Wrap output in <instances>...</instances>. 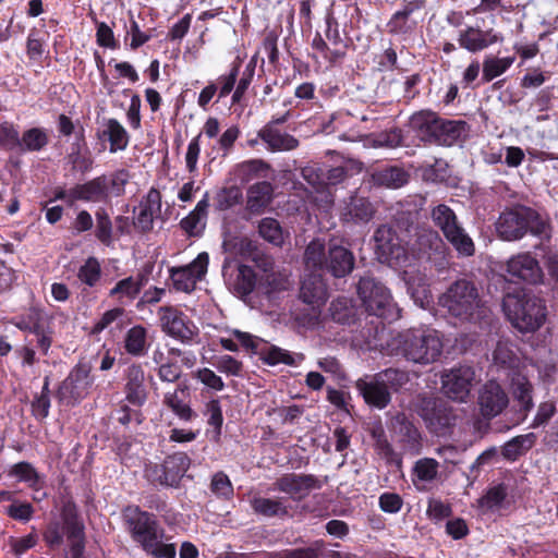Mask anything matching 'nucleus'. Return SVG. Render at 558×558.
<instances>
[{
  "label": "nucleus",
  "instance_id": "obj_1",
  "mask_svg": "<svg viewBox=\"0 0 558 558\" xmlns=\"http://www.w3.org/2000/svg\"><path fill=\"white\" fill-rule=\"evenodd\" d=\"M409 125L425 144L447 147L463 141L470 131L466 121L446 119L430 109L414 112Z\"/></svg>",
  "mask_w": 558,
  "mask_h": 558
},
{
  "label": "nucleus",
  "instance_id": "obj_2",
  "mask_svg": "<svg viewBox=\"0 0 558 558\" xmlns=\"http://www.w3.org/2000/svg\"><path fill=\"white\" fill-rule=\"evenodd\" d=\"M398 354L416 364L427 365L439 360L442 354L440 333L430 327L410 328L393 339Z\"/></svg>",
  "mask_w": 558,
  "mask_h": 558
},
{
  "label": "nucleus",
  "instance_id": "obj_3",
  "mask_svg": "<svg viewBox=\"0 0 558 558\" xmlns=\"http://www.w3.org/2000/svg\"><path fill=\"white\" fill-rule=\"evenodd\" d=\"M502 308L511 325L521 332H534L546 320L547 308L543 299L524 290L507 293Z\"/></svg>",
  "mask_w": 558,
  "mask_h": 558
},
{
  "label": "nucleus",
  "instance_id": "obj_4",
  "mask_svg": "<svg viewBox=\"0 0 558 558\" xmlns=\"http://www.w3.org/2000/svg\"><path fill=\"white\" fill-rule=\"evenodd\" d=\"M439 304L462 322H480L485 318L488 307L482 301L474 282L459 279L450 284L440 296Z\"/></svg>",
  "mask_w": 558,
  "mask_h": 558
},
{
  "label": "nucleus",
  "instance_id": "obj_5",
  "mask_svg": "<svg viewBox=\"0 0 558 558\" xmlns=\"http://www.w3.org/2000/svg\"><path fill=\"white\" fill-rule=\"evenodd\" d=\"M304 263L307 268L340 279L352 272L355 257L351 250L342 245L330 243L326 248L323 242L313 240L305 248Z\"/></svg>",
  "mask_w": 558,
  "mask_h": 558
},
{
  "label": "nucleus",
  "instance_id": "obj_6",
  "mask_svg": "<svg viewBox=\"0 0 558 558\" xmlns=\"http://www.w3.org/2000/svg\"><path fill=\"white\" fill-rule=\"evenodd\" d=\"M496 228L502 240L515 241L527 233L535 236L544 235L547 225L535 209L518 204L501 213Z\"/></svg>",
  "mask_w": 558,
  "mask_h": 558
},
{
  "label": "nucleus",
  "instance_id": "obj_7",
  "mask_svg": "<svg viewBox=\"0 0 558 558\" xmlns=\"http://www.w3.org/2000/svg\"><path fill=\"white\" fill-rule=\"evenodd\" d=\"M95 376L88 361H78L68 376L58 385L54 397L60 405L74 408L93 391Z\"/></svg>",
  "mask_w": 558,
  "mask_h": 558
},
{
  "label": "nucleus",
  "instance_id": "obj_8",
  "mask_svg": "<svg viewBox=\"0 0 558 558\" xmlns=\"http://www.w3.org/2000/svg\"><path fill=\"white\" fill-rule=\"evenodd\" d=\"M430 218L444 238L452 245L460 256L470 257L475 253L472 238L466 233L454 210L446 204H438L430 210Z\"/></svg>",
  "mask_w": 558,
  "mask_h": 558
},
{
  "label": "nucleus",
  "instance_id": "obj_9",
  "mask_svg": "<svg viewBox=\"0 0 558 558\" xmlns=\"http://www.w3.org/2000/svg\"><path fill=\"white\" fill-rule=\"evenodd\" d=\"M356 292L369 315L387 320L398 317L396 304L392 302L389 290L371 274H365L359 279Z\"/></svg>",
  "mask_w": 558,
  "mask_h": 558
},
{
  "label": "nucleus",
  "instance_id": "obj_10",
  "mask_svg": "<svg viewBox=\"0 0 558 558\" xmlns=\"http://www.w3.org/2000/svg\"><path fill=\"white\" fill-rule=\"evenodd\" d=\"M191 458L183 451L168 454L162 463L149 462L144 476L154 486L178 488L191 466Z\"/></svg>",
  "mask_w": 558,
  "mask_h": 558
},
{
  "label": "nucleus",
  "instance_id": "obj_11",
  "mask_svg": "<svg viewBox=\"0 0 558 558\" xmlns=\"http://www.w3.org/2000/svg\"><path fill=\"white\" fill-rule=\"evenodd\" d=\"M122 519L132 539L141 547L146 542L155 541L156 535L160 533L155 515L142 510L138 506H126L122 510Z\"/></svg>",
  "mask_w": 558,
  "mask_h": 558
},
{
  "label": "nucleus",
  "instance_id": "obj_12",
  "mask_svg": "<svg viewBox=\"0 0 558 558\" xmlns=\"http://www.w3.org/2000/svg\"><path fill=\"white\" fill-rule=\"evenodd\" d=\"M312 48L319 52L331 66L344 59L348 45L340 35L336 19L331 16L326 19L325 38L317 32L312 40Z\"/></svg>",
  "mask_w": 558,
  "mask_h": 558
},
{
  "label": "nucleus",
  "instance_id": "obj_13",
  "mask_svg": "<svg viewBox=\"0 0 558 558\" xmlns=\"http://www.w3.org/2000/svg\"><path fill=\"white\" fill-rule=\"evenodd\" d=\"M378 259L390 266H401L408 259V250L392 227L379 226L374 233Z\"/></svg>",
  "mask_w": 558,
  "mask_h": 558
},
{
  "label": "nucleus",
  "instance_id": "obj_14",
  "mask_svg": "<svg viewBox=\"0 0 558 558\" xmlns=\"http://www.w3.org/2000/svg\"><path fill=\"white\" fill-rule=\"evenodd\" d=\"M388 427L392 438L401 450L400 454L414 457L422 452V434L405 413L398 412L393 415Z\"/></svg>",
  "mask_w": 558,
  "mask_h": 558
},
{
  "label": "nucleus",
  "instance_id": "obj_15",
  "mask_svg": "<svg viewBox=\"0 0 558 558\" xmlns=\"http://www.w3.org/2000/svg\"><path fill=\"white\" fill-rule=\"evenodd\" d=\"M426 0H403L386 24L387 33L392 36H410L417 29L424 17L418 15L426 8Z\"/></svg>",
  "mask_w": 558,
  "mask_h": 558
},
{
  "label": "nucleus",
  "instance_id": "obj_16",
  "mask_svg": "<svg viewBox=\"0 0 558 558\" xmlns=\"http://www.w3.org/2000/svg\"><path fill=\"white\" fill-rule=\"evenodd\" d=\"M60 517L70 542L71 558H83L85 551V526L80 518L75 501L69 497L62 500Z\"/></svg>",
  "mask_w": 558,
  "mask_h": 558
},
{
  "label": "nucleus",
  "instance_id": "obj_17",
  "mask_svg": "<svg viewBox=\"0 0 558 558\" xmlns=\"http://www.w3.org/2000/svg\"><path fill=\"white\" fill-rule=\"evenodd\" d=\"M158 315L162 331L171 338L191 344L198 337V328L182 311L165 306L159 310Z\"/></svg>",
  "mask_w": 558,
  "mask_h": 558
},
{
  "label": "nucleus",
  "instance_id": "obj_18",
  "mask_svg": "<svg viewBox=\"0 0 558 558\" xmlns=\"http://www.w3.org/2000/svg\"><path fill=\"white\" fill-rule=\"evenodd\" d=\"M421 416L427 428L437 436L447 435L457 420L453 409L440 399L424 400Z\"/></svg>",
  "mask_w": 558,
  "mask_h": 558
},
{
  "label": "nucleus",
  "instance_id": "obj_19",
  "mask_svg": "<svg viewBox=\"0 0 558 558\" xmlns=\"http://www.w3.org/2000/svg\"><path fill=\"white\" fill-rule=\"evenodd\" d=\"M209 255L199 253L190 264L170 269V279L177 291L191 293L207 272Z\"/></svg>",
  "mask_w": 558,
  "mask_h": 558
},
{
  "label": "nucleus",
  "instance_id": "obj_20",
  "mask_svg": "<svg viewBox=\"0 0 558 558\" xmlns=\"http://www.w3.org/2000/svg\"><path fill=\"white\" fill-rule=\"evenodd\" d=\"M476 405L478 414L484 420L490 421L507 409L509 397L500 384L488 380L478 390Z\"/></svg>",
  "mask_w": 558,
  "mask_h": 558
},
{
  "label": "nucleus",
  "instance_id": "obj_21",
  "mask_svg": "<svg viewBox=\"0 0 558 558\" xmlns=\"http://www.w3.org/2000/svg\"><path fill=\"white\" fill-rule=\"evenodd\" d=\"M420 258H426L437 270L449 265V247L436 230H423L416 239Z\"/></svg>",
  "mask_w": 558,
  "mask_h": 558
},
{
  "label": "nucleus",
  "instance_id": "obj_22",
  "mask_svg": "<svg viewBox=\"0 0 558 558\" xmlns=\"http://www.w3.org/2000/svg\"><path fill=\"white\" fill-rule=\"evenodd\" d=\"M506 272L512 282L537 284L543 281L544 272L538 260L530 252L512 255L506 263Z\"/></svg>",
  "mask_w": 558,
  "mask_h": 558
},
{
  "label": "nucleus",
  "instance_id": "obj_23",
  "mask_svg": "<svg viewBox=\"0 0 558 558\" xmlns=\"http://www.w3.org/2000/svg\"><path fill=\"white\" fill-rule=\"evenodd\" d=\"M274 489L289 495L294 501L306 498L314 489H320L324 482L314 474L286 473L274 482Z\"/></svg>",
  "mask_w": 558,
  "mask_h": 558
},
{
  "label": "nucleus",
  "instance_id": "obj_24",
  "mask_svg": "<svg viewBox=\"0 0 558 558\" xmlns=\"http://www.w3.org/2000/svg\"><path fill=\"white\" fill-rule=\"evenodd\" d=\"M475 372L471 366H459L441 375V389L449 399L465 402L470 396Z\"/></svg>",
  "mask_w": 558,
  "mask_h": 558
},
{
  "label": "nucleus",
  "instance_id": "obj_25",
  "mask_svg": "<svg viewBox=\"0 0 558 558\" xmlns=\"http://www.w3.org/2000/svg\"><path fill=\"white\" fill-rule=\"evenodd\" d=\"M459 47L471 53L483 51L494 44L502 40V36L490 29H482L475 26H466L458 35Z\"/></svg>",
  "mask_w": 558,
  "mask_h": 558
},
{
  "label": "nucleus",
  "instance_id": "obj_26",
  "mask_svg": "<svg viewBox=\"0 0 558 558\" xmlns=\"http://www.w3.org/2000/svg\"><path fill=\"white\" fill-rule=\"evenodd\" d=\"M125 400L137 408L147 401L148 392L145 386V371L140 363L131 364L125 371Z\"/></svg>",
  "mask_w": 558,
  "mask_h": 558
},
{
  "label": "nucleus",
  "instance_id": "obj_27",
  "mask_svg": "<svg viewBox=\"0 0 558 558\" xmlns=\"http://www.w3.org/2000/svg\"><path fill=\"white\" fill-rule=\"evenodd\" d=\"M138 208L140 211L133 223L142 233H147L153 230L154 218L161 211V193L159 190L150 187L140 202Z\"/></svg>",
  "mask_w": 558,
  "mask_h": 558
},
{
  "label": "nucleus",
  "instance_id": "obj_28",
  "mask_svg": "<svg viewBox=\"0 0 558 558\" xmlns=\"http://www.w3.org/2000/svg\"><path fill=\"white\" fill-rule=\"evenodd\" d=\"M73 197L86 203H101L109 199V180L106 174L73 186Z\"/></svg>",
  "mask_w": 558,
  "mask_h": 558
},
{
  "label": "nucleus",
  "instance_id": "obj_29",
  "mask_svg": "<svg viewBox=\"0 0 558 558\" xmlns=\"http://www.w3.org/2000/svg\"><path fill=\"white\" fill-rule=\"evenodd\" d=\"M355 387L368 405L384 409L391 401L390 391L379 380L377 375L372 380L359 379Z\"/></svg>",
  "mask_w": 558,
  "mask_h": 558
},
{
  "label": "nucleus",
  "instance_id": "obj_30",
  "mask_svg": "<svg viewBox=\"0 0 558 558\" xmlns=\"http://www.w3.org/2000/svg\"><path fill=\"white\" fill-rule=\"evenodd\" d=\"M257 135L265 143L267 150L271 153L290 151L296 149L300 144L293 135L271 125H264Z\"/></svg>",
  "mask_w": 558,
  "mask_h": 558
},
{
  "label": "nucleus",
  "instance_id": "obj_31",
  "mask_svg": "<svg viewBox=\"0 0 558 558\" xmlns=\"http://www.w3.org/2000/svg\"><path fill=\"white\" fill-rule=\"evenodd\" d=\"M369 436L374 441L373 446L375 452L384 459L387 464L401 466L402 457L393 449L381 424L373 426L369 429Z\"/></svg>",
  "mask_w": 558,
  "mask_h": 558
},
{
  "label": "nucleus",
  "instance_id": "obj_32",
  "mask_svg": "<svg viewBox=\"0 0 558 558\" xmlns=\"http://www.w3.org/2000/svg\"><path fill=\"white\" fill-rule=\"evenodd\" d=\"M274 187L268 181H260L247 190L246 207L252 214H260L272 202Z\"/></svg>",
  "mask_w": 558,
  "mask_h": 558
},
{
  "label": "nucleus",
  "instance_id": "obj_33",
  "mask_svg": "<svg viewBox=\"0 0 558 558\" xmlns=\"http://www.w3.org/2000/svg\"><path fill=\"white\" fill-rule=\"evenodd\" d=\"M409 173L399 166H387L372 174L374 185L387 189H400L409 182Z\"/></svg>",
  "mask_w": 558,
  "mask_h": 558
},
{
  "label": "nucleus",
  "instance_id": "obj_34",
  "mask_svg": "<svg viewBox=\"0 0 558 558\" xmlns=\"http://www.w3.org/2000/svg\"><path fill=\"white\" fill-rule=\"evenodd\" d=\"M320 174L315 173V169L306 167L302 170L303 178L312 185L327 184L337 185L348 178V169L343 166H337L327 170L319 169Z\"/></svg>",
  "mask_w": 558,
  "mask_h": 558
},
{
  "label": "nucleus",
  "instance_id": "obj_35",
  "mask_svg": "<svg viewBox=\"0 0 558 558\" xmlns=\"http://www.w3.org/2000/svg\"><path fill=\"white\" fill-rule=\"evenodd\" d=\"M326 298V284L320 275H307L300 288V299L308 304L314 305L323 302Z\"/></svg>",
  "mask_w": 558,
  "mask_h": 558
},
{
  "label": "nucleus",
  "instance_id": "obj_36",
  "mask_svg": "<svg viewBox=\"0 0 558 558\" xmlns=\"http://www.w3.org/2000/svg\"><path fill=\"white\" fill-rule=\"evenodd\" d=\"M86 146L84 128L80 125L76 134V141L72 144V151L69 155V160L72 163V170L78 171L82 174L89 172L93 169L94 160L89 151L82 153L83 147Z\"/></svg>",
  "mask_w": 558,
  "mask_h": 558
},
{
  "label": "nucleus",
  "instance_id": "obj_37",
  "mask_svg": "<svg viewBox=\"0 0 558 558\" xmlns=\"http://www.w3.org/2000/svg\"><path fill=\"white\" fill-rule=\"evenodd\" d=\"M123 348L132 356L142 357L146 355L149 348L147 329L142 325L131 327L124 336Z\"/></svg>",
  "mask_w": 558,
  "mask_h": 558
},
{
  "label": "nucleus",
  "instance_id": "obj_38",
  "mask_svg": "<svg viewBox=\"0 0 558 558\" xmlns=\"http://www.w3.org/2000/svg\"><path fill=\"white\" fill-rule=\"evenodd\" d=\"M424 202L425 199L420 197L418 204L415 199H407L401 203V209L397 211L395 217L396 226L402 231L411 232L418 222Z\"/></svg>",
  "mask_w": 558,
  "mask_h": 558
},
{
  "label": "nucleus",
  "instance_id": "obj_39",
  "mask_svg": "<svg viewBox=\"0 0 558 558\" xmlns=\"http://www.w3.org/2000/svg\"><path fill=\"white\" fill-rule=\"evenodd\" d=\"M511 388L514 400L519 403L520 411L526 415L533 408V385L526 376L517 374L511 379Z\"/></svg>",
  "mask_w": 558,
  "mask_h": 558
},
{
  "label": "nucleus",
  "instance_id": "obj_40",
  "mask_svg": "<svg viewBox=\"0 0 558 558\" xmlns=\"http://www.w3.org/2000/svg\"><path fill=\"white\" fill-rule=\"evenodd\" d=\"M10 477H15L19 482L27 484V486L38 492L44 486L41 475L37 472L34 465L27 461H21L13 464L8 471Z\"/></svg>",
  "mask_w": 558,
  "mask_h": 558
},
{
  "label": "nucleus",
  "instance_id": "obj_41",
  "mask_svg": "<svg viewBox=\"0 0 558 558\" xmlns=\"http://www.w3.org/2000/svg\"><path fill=\"white\" fill-rule=\"evenodd\" d=\"M329 314L333 322L341 325H352L356 320V308L353 300L348 296H338L329 306Z\"/></svg>",
  "mask_w": 558,
  "mask_h": 558
},
{
  "label": "nucleus",
  "instance_id": "obj_42",
  "mask_svg": "<svg viewBox=\"0 0 558 558\" xmlns=\"http://www.w3.org/2000/svg\"><path fill=\"white\" fill-rule=\"evenodd\" d=\"M102 136L109 141L110 153L124 150L130 142V135L125 128L114 118L106 121V129L102 131Z\"/></svg>",
  "mask_w": 558,
  "mask_h": 558
},
{
  "label": "nucleus",
  "instance_id": "obj_43",
  "mask_svg": "<svg viewBox=\"0 0 558 558\" xmlns=\"http://www.w3.org/2000/svg\"><path fill=\"white\" fill-rule=\"evenodd\" d=\"M49 143V136L44 128H31L20 137L19 151H40Z\"/></svg>",
  "mask_w": 558,
  "mask_h": 558
},
{
  "label": "nucleus",
  "instance_id": "obj_44",
  "mask_svg": "<svg viewBox=\"0 0 558 558\" xmlns=\"http://www.w3.org/2000/svg\"><path fill=\"white\" fill-rule=\"evenodd\" d=\"M262 360L272 366L278 364L296 366L304 360V355L302 353L293 354L279 347L270 345L262 352Z\"/></svg>",
  "mask_w": 558,
  "mask_h": 558
},
{
  "label": "nucleus",
  "instance_id": "obj_45",
  "mask_svg": "<svg viewBox=\"0 0 558 558\" xmlns=\"http://www.w3.org/2000/svg\"><path fill=\"white\" fill-rule=\"evenodd\" d=\"M162 404L183 422H191L197 417V413L189 403L180 399L175 391H167L163 395Z\"/></svg>",
  "mask_w": 558,
  "mask_h": 558
},
{
  "label": "nucleus",
  "instance_id": "obj_46",
  "mask_svg": "<svg viewBox=\"0 0 558 558\" xmlns=\"http://www.w3.org/2000/svg\"><path fill=\"white\" fill-rule=\"evenodd\" d=\"M102 270L100 262L95 256H89L77 270V279L88 288H95L101 279Z\"/></svg>",
  "mask_w": 558,
  "mask_h": 558
},
{
  "label": "nucleus",
  "instance_id": "obj_47",
  "mask_svg": "<svg viewBox=\"0 0 558 558\" xmlns=\"http://www.w3.org/2000/svg\"><path fill=\"white\" fill-rule=\"evenodd\" d=\"M43 320V311L32 306L25 313L19 315L13 324L21 331L39 333L40 329L44 328Z\"/></svg>",
  "mask_w": 558,
  "mask_h": 558
},
{
  "label": "nucleus",
  "instance_id": "obj_48",
  "mask_svg": "<svg viewBox=\"0 0 558 558\" xmlns=\"http://www.w3.org/2000/svg\"><path fill=\"white\" fill-rule=\"evenodd\" d=\"M514 62V57H487L483 62L482 82L489 83L504 74Z\"/></svg>",
  "mask_w": 558,
  "mask_h": 558
},
{
  "label": "nucleus",
  "instance_id": "obj_49",
  "mask_svg": "<svg viewBox=\"0 0 558 558\" xmlns=\"http://www.w3.org/2000/svg\"><path fill=\"white\" fill-rule=\"evenodd\" d=\"M95 238L105 246H110L113 242V223L107 209L99 207L95 211Z\"/></svg>",
  "mask_w": 558,
  "mask_h": 558
},
{
  "label": "nucleus",
  "instance_id": "obj_50",
  "mask_svg": "<svg viewBox=\"0 0 558 558\" xmlns=\"http://www.w3.org/2000/svg\"><path fill=\"white\" fill-rule=\"evenodd\" d=\"M252 508L257 514L267 518L284 517L288 514V508L280 499L264 497L254 498L252 501Z\"/></svg>",
  "mask_w": 558,
  "mask_h": 558
},
{
  "label": "nucleus",
  "instance_id": "obj_51",
  "mask_svg": "<svg viewBox=\"0 0 558 558\" xmlns=\"http://www.w3.org/2000/svg\"><path fill=\"white\" fill-rule=\"evenodd\" d=\"M258 233L265 241L276 246H281L284 242L282 227L275 218H263L258 223Z\"/></svg>",
  "mask_w": 558,
  "mask_h": 558
},
{
  "label": "nucleus",
  "instance_id": "obj_52",
  "mask_svg": "<svg viewBox=\"0 0 558 558\" xmlns=\"http://www.w3.org/2000/svg\"><path fill=\"white\" fill-rule=\"evenodd\" d=\"M534 437V434L519 435L507 441L501 448L502 457L508 461H517L521 456L527 451L532 441L527 446L525 442Z\"/></svg>",
  "mask_w": 558,
  "mask_h": 558
},
{
  "label": "nucleus",
  "instance_id": "obj_53",
  "mask_svg": "<svg viewBox=\"0 0 558 558\" xmlns=\"http://www.w3.org/2000/svg\"><path fill=\"white\" fill-rule=\"evenodd\" d=\"M508 496L507 486L504 483L489 487L477 500L478 507L492 511L499 509Z\"/></svg>",
  "mask_w": 558,
  "mask_h": 558
},
{
  "label": "nucleus",
  "instance_id": "obj_54",
  "mask_svg": "<svg viewBox=\"0 0 558 558\" xmlns=\"http://www.w3.org/2000/svg\"><path fill=\"white\" fill-rule=\"evenodd\" d=\"M2 513L14 521L27 523L33 519L35 508L29 501L17 498L13 504L4 506Z\"/></svg>",
  "mask_w": 558,
  "mask_h": 558
},
{
  "label": "nucleus",
  "instance_id": "obj_55",
  "mask_svg": "<svg viewBox=\"0 0 558 558\" xmlns=\"http://www.w3.org/2000/svg\"><path fill=\"white\" fill-rule=\"evenodd\" d=\"M163 531L161 530L159 534L156 535L155 541L146 542L141 547L148 556L153 558H175L177 556V547L173 543H162L160 538L162 537Z\"/></svg>",
  "mask_w": 558,
  "mask_h": 558
},
{
  "label": "nucleus",
  "instance_id": "obj_56",
  "mask_svg": "<svg viewBox=\"0 0 558 558\" xmlns=\"http://www.w3.org/2000/svg\"><path fill=\"white\" fill-rule=\"evenodd\" d=\"M243 197L242 191L239 186H226L220 189L215 197V207L217 210H227L241 203Z\"/></svg>",
  "mask_w": 558,
  "mask_h": 558
},
{
  "label": "nucleus",
  "instance_id": "obj_57",
  "mask_svg": "<svg viewBox=\"0 0 558 558\" xmlns=\"http://www.w3.org/2000/svg\"><path fill=\"white\" fill-rule=\"evenodd\" d=\"M376 375L389 391H399L410 379L408 372L392 367L384 369Z\"/></svg>",
  "mask_w": 558,
  "mask_h": 558
},
{
  "label": "nucleus",
  "instance_id": "obj_58",
  "mask_svg": "<svg viewBox=\"0 0 558 558\" xmlns=\"http://www.w3.org/2000/svg\"><path fill=\"white\" fill-rule=\"evenodd\" d=\"M375 214V209L372 203L365 197H353L350 207L349 215L355 222H368Z\"/></svg>",
  "mask_w": 558,
  "mask_h": 558
},
{
  "label": "nucleus",
  "instance_id": "obj_59",
  "mask_svg": "<svg viewBox=\"0 0 558 558\" xmlns=\"http://www.w3.org/2000/svg\"><path fill=\"white\" fill-rule=\"evenodd\" d=\"M125 310L122 307H114L106 311L101 317L94 324L92 333L97 335L108 328L111 324L116 323L118 328L124 326Z\"/></svg>",
  "mask_w": 558,
  "mask_h": 558
},
{
  "label": "nucleus",
  "instance_id": "obj_60",
  "mask_svg": "<svg viewBox=\"0 0 558 558\" xmlns=\"http://www.w3.org/2000/svg\"><path fill=\"white\" fill-rule=\"evenodd\" d=\"M20 132L17 126L10 121L0 123V148L7 151L19 150Z\"/></svg>",
  "mask_w": 558,
  "mask_h": 558
},
{
  "label": "nucleus",
  "instance_id": "obj_61",
  "mask_svg": "<svg viewBox=\"0 0 558 558\" xmlns=\"http://www.w3.org/2000/svg\"><path fill=\"white\" fill-rule=\"evenodd\" d=\"M205 415H207V424L214 427V439L219 440L223 424L222 408L218 399H211L205 404Z\"/></svg>",
  "mask_w": 558,
  "mask_h": 558
},
{
  "label": "nucleus",
  "instance_id": "obj_62",
  "mask_svg": "<svg viewBox=\"0 0 558 558\" xmlns=\"http://www.w3.org/2000/svg\"><path fill=\"white\" fill-rule=\"evenodd\" d=\"M92 20L96 25V43L99 47L116 50L119 48V41L116 39L112 28L105 22L97 20L95 13H92Z\"/></svg>",
  "mask_w": 558,
  "mask_h": 558
},
{
  "label": "nucleus",
  "instance_id": "obj_63",
  "mask_svg": "<svg viewBox=\"0 0 558 558\" xmlns=\"http://www.w3.org/2000/svg\"><path fill=\"white\" fill-rule=\"evenodd\" d=\"M256 286V274L251 266L240 265L235 280V289L243 295L251 294Z\"/></svg>",
  "mask_w": 558,
  "mask_h": 558
},
{
  "label": "nucleus",
  "instance_id": "obj_64",
  "mask_svg": "<svg viewBox=\"0 0 558 558\" xmlns=\"http://www.w3.org/2000/svg\"><path fill=\"white\" fill-rule=\"evenodd\" d=\"M65 533L64 524L60 521H50L43 532V539L46 546L51 549H58L63 544Z\"/></svg>",
  "mask_w": 558,
  "mask_h": 558
}]
</instances>
